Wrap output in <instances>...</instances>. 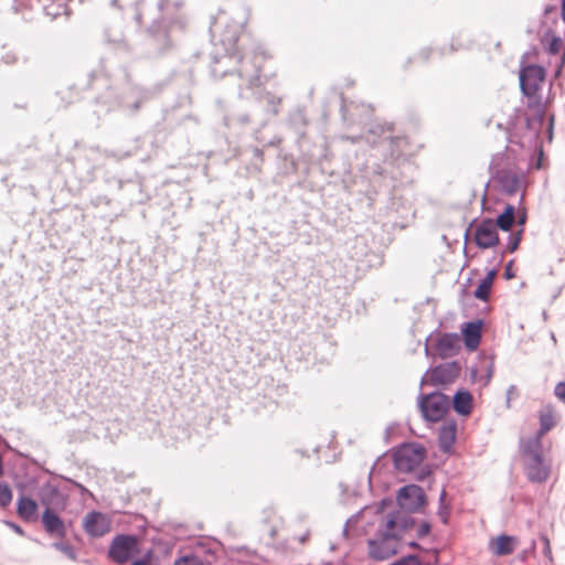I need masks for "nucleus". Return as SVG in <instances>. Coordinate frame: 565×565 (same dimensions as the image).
<instances>
[{"label":"nucleus","mask_w":565,"mask_h":565,"mask_svg":"<svg viewBox=\"0 0 565 565\" xmlns=\"http://www.w3.org/2000/svg\"><path fill=\"white\" fill-rule=\"evenodd\" d=\"M341 113L343 120H348L349 106L347 105V102L343 96H341Z\"/></svg>","instance_id":"nucleus-49"},{"label":"nucleus","mask_w":565,"mask_h":565,"mask_svg":"<svg viewBox=\"0 0 565 565\" xmlns=\"http://www.w3.org/2000/svg\"><path fill=\"white\" fill-rule=\"evenodd\" d=\"M17 513L24 522L35 521L38 503L29 497L21 495L17 503Z\"/></svg>","instance_id":"nucleus-25"},{"label":"nucleus","mask_w":565,"mask_h":565,"mask_svg":"<svg viewBox=\"0 0 565 565\" xmlns=\"http://www.w3.org/2000/svg\"><path fill=\"white\" fill-rule=\"evenodd\" d=\"M515 207L512 204H507L502 213H500L494 221V226L501 231L508 232L515 223Z\"/></svg>","instance_id":"nucleus-27"},{"label":"nucleus","mask_w":565,"mask_h":565,"mask_svg":"<svg viewBox=\"0 0 565 565\" xmlns=\"http://www.w3.org/2000/svg\"><path fill=\"white\" fill-rule=\"evenodd\" d=\"M12 501V491L6 483L0 482V507L6 508Z\"/></svg>","instance_id":"nucleus-38"},{"label":"nucleus","mask_w":565,"mask_h":565,"mask_svg":"<svg viewBox=\"0 0 565 565\" xmlns=\"http://www.w3.org/2000/svg\"><path fill=\"white\" fill-rule=\"evenodd\" d=\"M461 373V365L457 361L441 363L428 370L422 377L420 385L431 384L435 386L454 383Z\"/></svg>","instance_id":"nucleus-10"},{"label":"nucleus","mask_w":565,"mask_h":565,"mask_svg":"<svg viewBox=\"0 0 565 565\" xmlns=\"http://www.w3.org/2000/svg\"><path fill=\"white\" fill-rule=\"evenodd\" d=\"M151 93L142 87L136 86L130 88L129 93L126 94L121 100V107L127 111L135 114L141 105L150 99Z\"/></svg>","instance_id":"nucleus-16"},{"label":"nucleus","mask_w":565,"mask_h":565,"mask_svg":"<svg viewBox=\"0 0 565 565\" xmlns=\"http://www.w3.org/2000/svg\"><path fill=\"white\" fill-rule=\"evenodd\" d=\"M430 524L428 522H423L418 527H417V537L418 539H422L424 537L425 535H427L430 531Z\"/></svg>","instance_id":"nucleus-46"},{"label":"nucleus","mask_w":565,"mask_h":565,"mask_svg":"<svg viewBox=\"0 0 565 565\" xmlns=\"http://www.w3.org/2000/svg\"><path fill=\"white\" fill-rule=\"evenodd\" d=\"M562 3V11H561V14H562V19L563 21L565 22V2H561Z\"/></svg>","instance_id":"nucleus-63"},{"label":"nucleus","mask_w":565,"mask_h":565,"mask_svg":"<svg viewBox=\"0 0 565 565\" xmlns=\"http://www.w3.org/2000/svg\"><path fill=\"white\" fill-rule=\"evenodd\" d=\"M2 62L8 64V65H12L14 64L17 61H18V56L15 53L13 52H8L6 53L3 56H2Z\"/></svg>","instance_id":"nucleus-47"},{"label":"nucleus","mask_w":565,"mask_h":565,"mask_svg":"<svg viewBox=\"0 0 565 565\" xmlns=\"http://www.w3.org/2000/svg\"><path fill=\"white\" fill-rule=\"evenodd\" d=\"M52 547L62 552L67 558L75 561L77 557V553L73 545L67 542H54Z\"/></svg>","instance_id":"nucleus-35"},{"label":"nucleus","mask_w":565,"mask_h":565,"mask_svg":"<svg viewBox=\"0 0 565 565\" xmlns=\"http://www.w3.org/2000/svg\"><path fill=\"white\" fill-rule=\"evenodd\" d=\"M491 288L492 286L488 280L481 279L473 292V296L479 300L487 301L489 299Z\"/></svg>","instance_id":"nucleus-36"},{"label":"nucleus","mask_w":565,"mask_h":565,"mask_svg":"<svg viewBox=\"0 0 565 565\" xmlns=\"http://www.w3.org/2000/svg\"><path fill=\"white\" fill-rule=\"evenodd\" d=\"M495 276H497V269H495V268H492V269H490V270L487 273L486 277H484V278H482V279H483V280H488V282L492 286V285H493V280H494Z\"/></svg>","instance_id":"nucleus-50"},{"label":"nucleus","mask_w":565,"mask_h":565,"mask_svg":"<svg viewBox=\"0 0 565 565\" xmlns=\"http://www.w3.org/2000/svg\"><path fill=\"white\" fill-rule=\"evenodd\" d=\"M256 102L259 106H263L265 113L264 121L278 115L281 104L280 97H277L270 92H266L263 96L256 97Z\"/></svg>","instance_id":"nucleus-23"},{"label":"nucleus","mask_w":565,"mask_h":565,"mask_svg":"<svg viewBox=\"0 0 565 565\" xmlns=\"http://www.w3.org/2000/svg\"><path fill=\"white\" fill-rule=\"evenodd\" d=\"M408 545H409L411 547H413V548H417V547H419L418 543H417V542H415V541L409 542V544H408Z\"/></svg>","instance_id":"nucleus-64"},{"label":"nucleus","mask_w":565,"mask_h":565,"mask_svg":"<svg viewBox=\"0 0 565 565\" xmlns=\"http://www.w3.org/2000/svg\"><path fill=\"white\" fill-rule=\"evenodd\" d=\"M522 234H523V228H520L518 232L511 233L508 236V242H507V250L508 252L513 253L518 249L519 244L522 238Z\"/></svg>","instance_id":"nucleus-37"},{"label":"nucleus","mask_w":565,"mask_h":565,"mask_svg":"<svg viewBox=\"0 0 565 565\" xmlns=\"http://www.w3.org/2000/svg\"><path fill=\"white\" fill-rule=\"evenodd\" d=\"M555 396L565 403V381L558 382L554 388Z\"/></svg>","instance_id":"nucleus-44"},{"label":"nucleus","mask_w":565,"mask_h":565,"mask_svg":"<svg viewBox=\"0 0 565 565\" xmlns=\"http://www.w3.org/2000/svg\"><path fill=\"white\" fill-rule=\"evenodd\" d=\"M540 539L541 541L543 542V554L546 558H548V561H553V554H552V548H551V543H550V540L548 537L544 534V533H541L540 534Z\"/></svg>","instance_id":"nucleus-42"},{"label":"nucleus","mask_w":565,"mask_h":565,"mask_svg":"<svg viewBox=\"0 0 565 565\" xmlns=\"http://www.w3.org/2000/svg\"><path fill=\"white\" fill-rule=\"evenodd\" d=\"M512 260H510L508 263V265L505 266V270H504V277L507 279H511L512 277H514L513 273L511 271V266H512Z\"/></svg>","instance_id":"nucleus-52"},{"label":"nucleus","mask_w":565,"mask_h":565,"mask_svg":"<svg viewBox=\"0 0 565 565\" xmlns=\"http://www.w3.org/2000/svg\"><path fill=\"white\" fill-rule=\"evenodd\" d=\"M387 519H396V532L399 533V539L406 531L413 529L416 523L413 516L399 511L390 513Z\"/></svg>","instance_id":"nucleus-28"},{"label":"nucleus","mask_w":565,"mask_h":565,"mask_svg":"<svg viewBox=\"0 0 565 565\" xmlns=\"http://www.w3.org/2000/svg\"><path fill=\"white\" fill-rule=\"evenodd\" d=\"M39 498L42 505L45 509H53V507H64L65 499L60 489L51 483L45 482L39 491Z\"/></svg>","instance_id":"nucleus-17"},{"label":"nucleus","mask_w":565,"mask_h":565,"mask_svg":"<svg viewBox=\"0 0 565 565\" xmlns=\"http://www.w3.org/2000/svg\"><path fill=\"white\" fill-rule=\"evenodd\" d=\"M42 11L44 15L47 17L51 21L60 18L66 21L71 14L66 2H49L42 7Z\"/></svg>","instance_id":"nucleus-26"},{"label":"nucleus","mask_w":565,"mask_h":565,"mask_svg":"<svg viewBox=\"0 0 565 565\" xmlns=\"http://www.w3.org/2000/svg\"><path fill=\"white\" fill-rule=\"evenodd\" d=\"M518 539L515 536L501 534L497 539V546L494 553L500 556L510 555L513 553Z\"/></svg>","instance_id":"nucleus-29"},{"label":"nucleus","mask_w":565,"mask_h":565,"mask_svg":"<svg viewBox=\"0 0 565 565\" xmlns=\"http://www.w3.org/2000/svg\"><path fill=\"white\" fill-rule=\"evenodd\" d=\"M186 21L181 18L168 19L166 17L154 20L149 28V45L156 53L162 54L172 46L169 33L174 29L183 30Z\"/></svg>","instance_id":"nucleus-5"},{"label":"nucleus","mask_w":565,"mask_h":565,"mask_svg":"<svg viewBox=\"0 0 565 565\" xmlns=\"http://www.w3.org/2000/svg\"><path fill=\"white\" fill-rule=\"evenodd\" d=\"M544 120V110L542 108H537L532 117L526 118V126L533 131V135L536 136L540 132Z\"/></svg>","instance_id":"nucleus-34"},{"label":"nucleus","mask_w":565,"mask_h":565,"mask_svg":"<svg viewBox=\"0 0 565 565\" xmlns=\"http://www.w3.org/2000/svg\"><path fill=\"white\" fill-rule=\"evenodd\" d=\"M489 172L491 180L498 183L501 192L507 195H513L519 192L525 179L524 172L504 152H498L492 156Z\"/></svg>","instance_id":"nucleus-2"},{"label":"nucleus","mask_w":565,"mask_h":565,"mask_svg":"<svg viewBox=\"0 0 565 565\" xmlns=\"http://www.w3.org/2000/svg\"><path fill=\"white\" fill-rule=\"evenodd\" d=\"M83 527L87 535L102 537L110 531V521L104 513L90 511L83 520Z\"/></svg>","instance_id":"nucleus-14"},{"label":"nucleus","mask_w":565,"mask_h":565,"mask_svg":"<svg viewBox=\"0 0 565 565\" xmlns=\"http://www.w3.org/2000/svg\"><path fill=\"white\" fill-rule=\"evenodd\" d=\"M418 407L425 420L437 423L450 408V398L441 392L418 395Z\"/></svg>","instance_id":"nucleus-6"},{"label":"nucleus","mask_w":565,"mask_h":565,"mask_svg":"<svg viewBox=\"0 0 565 565\" xmlns=\"http://www.w3.org/2000/svg\"><path fill=\"white\" fill-rule=\"evenodd\" d=\"M454 411L460 416H468L472 412L473 398L467 390H458L450 402Z\"/></svg>","instance_id":"nucleus-21"},{"label":"nucleus","mask_w":565,"mask_h":565,"mask_svg":"<svg viewBox=\"0 0 565 565\" xmlns=\"http://www.w3.org/2000/svg\"><path fill=\"white\" fill-rule=\"evenodd\" d=\"M457 425L454 420L445 423L438 431V445L441 451L449 452L456 440Z\"/></svg>","instance_id":"nucleus-22"},{"label":"nucleus","mask_w":565,"mask_h":565,"mask_svg":"<svg viewBox=\"0 0 565 565\" xmlns=\"http://www.w3.org/2000/svg\"><path fill=\"white\" fill-rule=\"evenodd\" d=\"M399 533L396 532V519H387L374 537L367 541L369 556L374 561H384L398 551Z\"/></svg>","instance_id":"nucleus-4"},{"label":"nucleus","mask_w":565,"mask_h":565,"mask_svg":"<svg viewBox=\"0 0 565 565\" xmlns=\"http://www.w3.org/2000/svg\"><path fill=\"white\" fill-rule=\"evenodd\" d=\"M491 377H492V367L490 366V367H488V370H487V375H486V379H484V381H483V385H484V386L489 384V382H490Z\"/></svg>","instance_id":"nucleus-54"},{"label":"nucleus","mask_w":565,"mask_h":565,"mask_svg":"<svg viewBox=\"0 0 565 565\" xmlns=\"http://www.w3.org/2000/svg\"><path fill=\"white\" fill-rule=\"evenodd\" d=\"M482 324L481 320L469 321L462 324L461 332L468 350L473 351L478 348L481 340Z\"/></svg>","instance_id":"nucleus-20"},{"label":"nucleus","mask_w":565,"mask_h":565,"mask_svg":"<svg viewBox=\"0 0 565 565\" xmlns=\"http://www.w3.org/2000/svg\"><path fill=\"white\" fill-rule=\"evenodd\" d=\"M258 54L262 55L264 58H267L269 56L265 51L259 50L258 52H256L255 58L258 57Z\"/></svg>","instance_id":"nucleus-62"},{"label":"nucleus","mask_w":565,"mask_h":565,"mask_svg":"<svg viewBox=\"0 0 565 565\" xmlns=\"http://www.w3.org/2000/svg\"><path fill=\"white\" fill-rule=\"evenodd\" d=\"M4 524L7 526H9L10 529H12L19 535H24V531L19 524L11 522V521H4Z\"/></svg>","instance_id":"nucleus-48"},{"label":"nucleus","mask_w":565,"mask_h":565,"mask_svg":"<svg viewBox=\"0 0 565 565\" xmlns=\"http://www.w3.org/2000/svg\"><path fill=\"white\" fill-rule=\"evenodd\" d=\"M553 122H554V116H551L550 117V122H548V138L552 139V134H553Z\"/></svg>","instance_id":"nucleus-57"},{"label":"nucleus","mask_w":565,"mask_h":565,"mask_svg":"<svg viewBox=\"0 0 565 565\" xmlns=\"http://www.w3.org/2000/svg\"><path fill=\"white\" fill-rule=\"evenodd\" d=\"M28 8H29V2H24V1L18 2V6H13V10L15 12L22 11L23 9H28Z\"/></svg>","instance_id":"nucleus-53"},{"label":"nucleus","mask_w":565,"mask_h":565,"mask_svg":"<svg viewBox=\"0 0 565 565\" xmlns=\"http://www.w3.org/2000/svg\"><path fill=\"white\" fill-rule=\"evenodd\" d=\"M131 565H150L146 558L136 559L131 563Z\"/></svg>","instance_id":"nucleus-58"},{"label":"nucleus","mask_w":565,"mask_h":565,"mask_svg":"<svg viewBox=\"0 0 565 565\" xmlns=\"http://www.w3.org/2000/svg\"><path fill=\"white\" fill-rule=\"evenodd\" d=\"M135 11L137 12V14H136V21H137L138 23H140V22H141V14L139 13V7H138V6H136V7H135Z\"/></svg>","instance_id":"nucleus-60"},{"label":"nucleus","mask_w":565,"mask_h":565,"mask_svg":"<svg viewBox=\"0 0 565 565\" xmlns=\"http://www.w3.org/2000/svg\"><path fill=\"white\" fill-rule=\"evenodd\" d=\"M472 235L476 246L480 249L495 247L500 239L498 228L494 226L492 218H483L479 223L473 220L465 232V239Z\"/></svg>","instance_id":"nucleus-7"},{"label":"nucleus","mask_w":565,"mask_h":565,"mask_svg":"<svg viewBox=\"0 0 565 565\" xmlns=\"http://www.w3.org/2000/svg\"><path fill=\"white\" fill-rule=\"evenodd\" d=\"M536 548V541L535 540H532L530 545H529V551L532 553L534 552Z\"/></svg>","instance_id":"nucleus-59"},{"label":"nucleus","mask_w":565,"mask_h":565,"mask_svg":"<svg viewBox=\"0 0 565 565\" xmlns=\"http://www.w3.org/2000/svg\"><path fill=\"white\" fill-rule=\"evenodd\" d=\"M366 142L382 151L384 160H395L404 151L407 140L403 136H394L392 126L374 124L365 136Z\"/></svg>","instance_id":"nucleus-3"},{"label":"nucleus","mask_w":565,"mask_h":565,"mask_svg":"<svg viewBox=\"0 0 565 565\" xmlns=\"http://www.w3.org/2000/svg\"><path fill=\"white\" fill-rule=\"evenodd\" d=\"M505 396H507V401H505L507 407H510L511 401L519 396V392H518L516 386L515 385H510L508 387V390H507Z\"/></svg>","instance_id":"nucleus-43"},{"label":"nucleus","mask_w":565,"mask_h":565,"mask_svg":"<svg viewBox=\"0 0 565 565\" xmlns=\"http://www.w3.org/2000/svg\"><path fill=\"white\" fill-rule=\"evenodd\" d=\"M138 537L132 534H117L113 537L109 548L108 558L116 564H125L130 561L138 552Z\"/></svg>","instance_id":"nucleus-8"},{"label":"nucleus","mask_w":565,"mask_h":565,"mask_svg":"<svg viewBox=\"0 0 565 565\" xmlns=\"http://www.w3.org/2000/svg\"><path fill=\"white\" fill-rule=\"evenodd\" d=\"M460 337L457 333H443L436 342V349L440 358H449L460 349Z\"/></svg>","instance_id":"nucleus-19"},{"label":"nucleus","mask_w":565,"mask_h":565,"mask_svg":"<svg viewBox=\"0 0 565 565\" xmlns=\"http://www.w3.org/2000/svg\"><path fill=\"white\" fill-rule=\"evenodd\" d=\"M388 565H422V562L417 555L408 554Z\"/></svg>","instance_id":"nucleus-40"},{"label":"nucleus","mask_w":565,"mask_h":565,"mask_svg":"<svg viewBox=\"0 0 565 565\" xmlns=\"http://www.w3.org/2000/svg\"><path fill=\"white\" fill-rule=\"evenodd\" d=\"M457 50H458V47H456L452 43L449 44L448 46H444V47H426V49H423L418 53V57L423 62H427L429 60L430 55H437L438 57H441V56H444L448 53L455 52Z\"/></svg>","instance_id":"nucleus-31"},{"label":"nucleus","mask_w":565,"mask_h":565,"mask_svg":"<svg viewBox=\"0 0 565 565\" xmlns=\"http://www.w3.org/2000/svg\"><path fill=\"white\" fill-rule=\"evenodd\" d=\"M477 373H478V370L476 367H472L470 370V376L473 381H476V376H477Z\"/></svg>","instance_id":"nucleus-61"},{"label":"nucleus","mask_w":565,"mask_h":565,"mask_svg":"<svg viewBox=\"0 0 565 565\" xmlns=\"http://www.w3.org/2000/svg\"><path fill=\"white\" fill-rule=\"evenodd\" d=\"M445 497H446V491H445V490H443V491H441V493H440V495H439V503H440V507H439L438 514L440 515L441 521H443L444 523H446V522H447V514H448L447 512H444V505H443V503H444Z\"/></svg>","instance_id":"nucleus-45"},{"label":"nucleus","mask_w":565,"mask_h":565,"mask_svg":"<svg viewBox=\"0 0 565 565\" xmlns=\"http://www.w3.org/2000/svg\"><path fill=\"white\" fill-rule=\"evenodd\" d=\"M426 456V449L417 443L404 444L393 455L398 471L409 472L417 468Z\"/></svg>","instance_id":"nucleus-9"},{"label":"nucleus","mask_w":565,"mask_h":565,"mask_svg":"<svg viewBox=\"0 0 565 565\" xmlns=\"http://www.w3.org/2000/svg\"><path fill=\"white\" fill-rule=\"evenodd\" d=\"M525 471L527 479L537 483L546 481L550 476V467L544 463L543 456L527 459Z\"/></svg>","instance_id":"nucleus-18"},{"label":"nucleus","mask_w":565,"mask_h":565,"mask_svg":"<svg viewBox=\"0 0 565 565\" xmlns=\"http://www.w3.org/2000/svg\"><path fill=\"white\" fill-rule=\"evenodd\" d=\"M518 224L520 226H524L525 222H526V214L525 212H523L519 217H518Z\"/></svg>","instance_id":"nucleus-55"},{"label":"nucleus","mask_w":565,"mask_h":565,"mask_svg":"<svg viewBox=\"0 0 565 565\" xmlns=\"http://www.w3.org/2000/svg\"><path fill=\"white\" fill-rule=\"evenodd\" d=\"M545 78L544 67L535 64L527 65L520 71V88L527 97H535Z\"/></svg>","instance_id":"nucleus-11"},{"label":"nucleus","mask_w":565,"mask_h":565,"mask_svg":"<svg viewBox=\"0 0 565 565\" xmlns=\"http://www.w3.org/2000/svg\"><path fill=\"white\" fill-rule=\"evenodd\" d=\"M289 124L297 130L305 128L308 124L306 111L301 107H297L289 114Z\"/></svg>","instance_id":"nucleus-33"},{"label":"nucleus","mask_w":565,"mask_h":565,"mask_svg":"<svg viewBox=\"0 0 565 565\" xmlns=\"http://www.w3.org/2000/svg\"><path fill=\"white\" fill-rule=\"evenodd\" d=\"M541 43L548 54L556 55L561 51L563 41L559 36L553 34L552 31L548 30L542 36Z\"/></svg>","instance_id":"nucleus-30"},{"label":"nucleus","mask_w":565,"mask_h":565,"mask_svg":"<svg viewBox=\"0 0 565 565\" xmlns=\"http://www.w3.org/2000/svg\"><path fill=\"white\" fill-rule=\"evenodd\" d=\"M232 120H236L241 125H247L250 121L249 115H247V114L241 115L236 118H233Z\"/></svg>","instance_id":"nucleus-51"},{"label":"nucleus","mask_w":565,"mask_h":565,"mask_svg":"<svg viewBox=\"0 0 565 565\" xmlns=\"http://www.w3.org/2000/svg\"><path fill=\"white\" fill-rule=\"evenodd\" d=\"M211 72L214 77H221L226 74V72L218 71L216 67H212Z\"/></svg>","instance_id":"nucleus-56"},{"label":"nucleus","mask_w":565,"mask_h":565,"mask_svg":"<svg viewBox=\"0 0 565 565\" xmlns=\"http://www.w3.org/2000/svg\"><path fill=\"white\" fill-rule=\"evenodd\" d=\"M556 425V420L551 408H547L540 414V429L536 431L537 435L543 437Z\"/></svg>","instance_id":"nucleus-32"},{"label":"nucleus","mask_w":565,"mask_h":565,"mask_svg":"<svg viewBox=\"0 0 565 565\" xmlns=\"http://www.w3.org/2000/svg\"><path fill=\"white\" fill-rule=\"evenodd\" d=\"M180 3L181 2H158L157 7L161 12L168 11L174 13L179 10Z\"/></svg>","instance_id":"nucleus-41"},{"label":"nucleus","mask_w":565,"mask_h":565,"mask_svg":"<svg viewBox=\"0 0 565 565\" xmlns=\"http://www.w3.org/2000/svg\"><path fill=\"white\" fill-rule=\"evenodd\" d=\"M41 523L44 531L50 536L58 539H64L66 536V525L53 509L47 508L43 511Z\"/></svg>","instance_id":"nucleus-15"},{"label":"nucleus","mask_w":565,"mask_h":565,"mask_svg":"<svg viewBox=\"0 0 565 565\" xmlns=\"http://www.w3.org/2000/svg\"><path fill=\"white\" fill-rule=\"evenodd\" d=\"M398 505L408 512H417L426 504V494L417 484H406L398 490Z\"/></svg>","instance_id":"nucleus-12"},{"label":"nucleus","mask_w":565,"mask_h":565,"mask_svg":"<svg viewBox=\"0 0 565 565\" xmlns=\"http://www.w3.org/2000/svg\"><path fill=\"white\" fill-rule=\"evenodd\" d=\"M174 565H205V563L200 556L185 555L175 559Z\"/></svg>","instance_id":"nucleus-39"},{"label":"nucleus","mask_w":565,"mask_h":565,"mask_svg":"<svg viewBox=\"0 0 565 565\" xmlns=\"http://www.w3.org/2000/svg\"><path fill=\"white\" fill-rule=\"evenodd\" d=\"M520 450L526 460L543 456L542 437L535 434L526 439H521Z\"/></svg>","instance_id":"nucleus-24"},{"label":"nucleus","mask_w":565,"mask_h":565,"mask_svg":"<svg viewBox=\"0 0 565 565\" xmlns=\"http://www.w3.org/2000/svg\"><path fill=\"white\" fill-rule=\"evenodd\" d=\"M241 66L237 70V75L241 79L238 85V96L244 98V87L253 89L257 87L260 82V66L256 62H248L245 58H239Z\"/></svg>","instance_id":"nucleus-13"},{"label":"nucleus","mask_w":565,"mask_h":565,"mask_svg":"<svg viewBox=\"0 0 565 565\" xmlns=\"http://www.w3.org/2000/svg\"><path fill=\"white\" fill-rule=\"evenodd\" d=\"M246 22V11L238 8L222 9L212 18L210 25L212 41L220 44L226 53L217 63L226 64L232 60V55L237 53V41Z\"/></svg>","instance_id":"nucleus-1"}]
</instances>
